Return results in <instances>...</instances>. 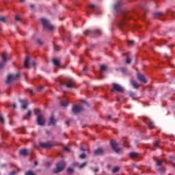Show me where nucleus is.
Wrapping results in <instances>:
<instances>
[{"mask_svg":"<svg viewBox=\"0 0 175 175\" xmlns=\"http://www.w3.org/2000/svg\"><path fill=\"white\" fill-rule=\"evenodd\" d=\"M60 85H65L66 88H75V80L72 78L67 77L64 82H60Z\"/></svg>","mask_w":175,"mask_h":175,"instance_id":"nucleus-1","label":"nucleus"},{"mask_svg":"<svg viewBox=\"0 0 175 175\" xmlns=\"http://www.w3.org/2000/svg\"><path fill=\"white\" fill-rule=\"evenodd\" d=\"M66 166V163L65 161H59L56 163V167L53 170V173L55 174H58V173H61L65 169Z\"/></svg>","mask_w":175,"mask_h":175,"instance_id":"nucleus-2","label":"nucleus"},{"mask_svg":"<svg viewBox=\"0 0 175 175\" xmlns=\"http://www.w3.org/2000/svg\"><path fill=\"white\" fill-rule=\"evenodd\" d=\"M43 28L44 29H49V31H53L54 29V27L50 23V21L45 18H42L40 19Z\"/></svg>","mask_w":175,"mask_h":175,"instance_id":"nucleus-3","label":"nucleus"},{"mask_svg":"<svg viewBox=\"0 0 175 175\" xmlns=\"http://www.w3.org/2000/svg\"><path fill=\"white\" fill-rule=\"evenodd\" d=\"M20 77V74H10L8 76L7 81H5L6 84H9V83H12V81H14V80H18Z\"/></svg>","mask_w":175,"mask_h":175,"instance_id":"nucleus-4","label":"nucleus"},{"mask_svg":"<svg viewBox=\"0 0 175 175\" xmlns=\"http://www.w3.org/2000/svg\"><path fill=\"white\" fill-rule=\"evenodd\" d=\"M2 60L0 62V69H3V66L6 65V62H8V59H9V57L8 55L4 52L1 55Z\"/></svg>","mask_w":175,"mask_h":175,"instance_id":"nucleus-5","label":"nucleus"},{"mask_svg":"<svg viewBox=\"0 0 175 175\" xmlns=\"http://www.w3.org/2000/svg\"><path fill=\"white\" fill-rule=\"evenodd\" d=\"M115 91L122 93L124 92V88L121 87V85L119 84L113 83V89L111 90V92H114Z\"/></svg>","mask_w":175,"mask_h":175,"instance_id":"nucleus-6","label":"nucleus"},{"mask_svg":"<svg viewBox=\"0 0 175 175\" xmlns=\"http://www.w3.org/2000/svg\"><path fill=\"white\" fill-rule=\"evenodd\" d=\"M111 146L113 148V150L115 151V152H120L121 151V148H118V144L114 140L111 141Z\"/></svg>","mask_w":175,"mask_h":175,"instance_id":"nucleus-7","label":"nucleus"},{"mask_svg":"<svg viewBox=\"0 0 175 175\" xmlns=\"http://www.w3.org/2000/svg\"><path fill=\"white\" fill-rule=\"evenodd\" d=\"M143 120L146 124H148L149 129H152L154 128V122L151 121L148 118L144 116Z\"/></svg>","mask_w":175,"mask_h":175,"instance_id":"nucleus-8","label":"nucleus"},{"mask_svg":"<svg viewBox=\"0 0 175 175\" xmlns=\"http://www.w3.org/2000/svg\"><path fill=\"white\" fill-rule=\"evenodd\" d=\"M37 124L40 126H43L46 124V120L42 115H39L37 118Z\"/></svg>","mask_w":175,"mask_h":175,"instance_id":"nucleus-9","label":"nucleus"},{"mask_svg":"<svg viewBox=\"0 0 175 175\" xmlns=\"http://www.w3.org/2000/svg\"><path fill=\"white\" fill-rule=\"evenodd\" d=\"M40 146L42 148H50L53 147V143L48 142H40Z\"/></svg>","mask_w":175,"mask_h":175,"instance_id":"nucleus-10","label":"nucleus"},{"mask_svg":"<svg viewBox=\"0 0 175 175\" xmlns=\"http://www.w3.org/2000/svg\"><path fill=\"white\" fill-rule=\"evenodd\" d=\"M83 110V107L80 105H75L72 107V113L74 114H77L78 113H80V111H82Z\"/></svg>","mask_w":175,"mask_h":175,"instance_id":"nucleus-11","label":"nucleus"},{"mask_svg":"<svg viewBox=\"0 0 175 175\" xmlns=\"http://www.w3.org/2000/svg\"><path fill=\"white\" fill-rule=\"evenodd\" d=\"M103 154H105V150L102 148L94 150V154L96 156L103 155Z\"/></svg>","mask_w":175,"mask_h":175,"instance_id":"nucleus-12","label":"nucleus"},{"mask_svg":"<svg viewBox=\"0 0 175 175\" xmlns=\"http://www.w3.org/2000/svg\"><path fill=\"white\" fill-rule=\"evenodd\" d=\"M137 79L139 81H142V83H147V79H146V77H144V75L138 73L137 74Z\"/></svg>","mask_w":175,"mask_h":175,"instance_id":"nucleus-13","label":"nucleus"},{"mask_svg":"<svg viewBox=\"0 0 175 175\" xmlns=\"http://www.w3.org/2000/svg\"><path fill=\"white\" fill-rule=\"evenodd\" d=\"M152 16L154 18H156V19L159 18L161 20V17H162L163 14H162V13L161 12H156L152 14Z\"/></svg>","mask_w":175,"mask_h":175,"instance_id":"nucleus-14","label":"nucleus"},{"mask_svg":"<svg viewBox=\"0 0 175 175\" xmlns=\"http://www.w3.org/2000/svg\"><path fill=\"white\" fill-rule=\"evenodd\" d=\"M113 9L116 12H120V10H121V3L118 2L116 4H114Z\"/></svg>","mask_w":175,"mask_h":175,"instance_id":"nucleus-15","label":"nucleus"},{"mask_svg":"<svg viewBox=\"0 0 175 175\" xmlns=\"http://www.w3.org/2000/svg\"><path fill=\"white\" fill-rule=\"evenodd\" d=\"M19 102L22 104V109H26L28 107V103L25 100H19Z\"/></svg>","mask_w":175,"mask_h":175,"instance_id":"nucleus-16","label":"nucleus"},{"mask_svg":"<svg viewBox=\"0 0 175 175\" xmlns=\"http://www.w3.org/2000/svg\"><path fill=\"white\" fill-rule=\"evenodd\" d=\"M131 84L133 86V88H135V90H137V88H139V84L137 83V82H136V81L131 80Z\"/></svg>","mask_w":175,"mask_h":175,"instance_id":"nucleus-17","label":"nucleus"},{"mask_svg":"<svg viewBox=\"0 0 175 175\" xmlns=\"http://www.w3.org/2000/svg\"><path fill=\"white\" fill-rule=\"evenodd\" d=\"M24 67L26 69H28V68H29V58H28V57H26L25 62H24Z\"/></svg>","mask_w":175,"mask_h":175,"instance_id":"nucleus-18","label":"nucleus"},{"mask_svg":"<svg viewBox=\"0 0 175 175\" xmlns=\"http://www.w3.org/2000/svg\"><path fill=\"white\" fill-rule=\"evenodd\" d=\"M100 75H102L103 72H106V70H107V66L106 65H101L100 66Z\"/></svg>","mask_w":175,"mask_h":175,"instance_id":"nucleus-19","label":"nucleus"},{"mask_svg":"<svg viewBox=\"0 0 175 175\" xmlns=\"http://www.w3.org/2000/svg\"><path fill=\"white\" fill-rule=\"evenodd\" d=\"M20 154L23 157H27V155H28V150H27V149H23L20 151Z\"/></svg>","mask_w":175,"mask_h":175,"instance_id":"nucleus-20","label":"nucleus"},{"mask_svg":"<svg viewBox=\"0 0 175 175\" xmlns=\"http://www.w3.org/2000/svg\"><path fill=\"white\" fill-rule=\"evenodd\" d=\"M49 125H55V120H54L53 116L51 117L50 118Z\"/></svg>","mask_w":175,"mask_h":175,"instance_id":"nucleus-21","label":"nucleus"},{"mask_svg":"<svg viewBox=\"0 0 175 175\" xmlns=\"http://www.w3.org/2000/svg\"><path fill=\"white\" fill-rule=\"evenodd\" d=\"M53 65H55V66H59L60 64L59 61L55 58L53 59Z\"/></svg>","mask_w":175,"mask_h":175,"instance_id":"nucleus-22","label":"nucleus"},{"mask_svg":"<svg viewBox=\"0 0 175 175\" xmlns=\"http://www.w3.org/2000/svg\"><path fill=\"white\" fill-rule=\"evenodd\" d=\"M138 154L137 152H133L130 153V157L131 158H136L137 157Z\"/></svg>","mask_w":175,"mask_h":175,"instance_id":"nucleus-23","label":"nucleus"},{"mask_svg":"<svg viewBox=\"0 0 175 175\" xmlns=\"http://www.w3.org/2000/svg\"><path fill=\"white\" fill-rule=\"evenodd\" d=\"M68 105H69V103H68V101H62L61 102V105L63 107H66L68 106Z\"/></svg>","mask_w":175,"mask_h":175,"instance_id":"nucleus-24","label":"nucleus"},{"mask_svg":"<svg viewBox=\"0 0 175 175\" xmlns=\"http://www.w3.org/2000/svg\"><path fill=\"white\" fill-rule=\"evenodd\" d=\"M7 18H8L7 16H1L0 17V21H1V23H6Z\"/></svg>","mask_w":175,"mask_h":175,"instance_id":"nucleus-25","label":"nucleus"},{"mask_svg":"<svg viewBox=\"0 0 175 175\" xmlns=\"http://www.w3.org/2000/svg\"><path fill=\"white\" fill-rule=\"evenodd\" d=\"M162 163H163V160H158L156 163L157 166H162Z\"/></svg>","mask_w":175,"mask_h":175,"instance_id":"nucleus-26","label":"nucleus"},{"mask_svg":"<svg viewBox=\"0 0 175 175\" xmlns=\"http://www.w3.org/2000/svg\"><path fill=\"white\" fill-rule=\"evenodd\" d=\"M117 172H120V167H113L112 170V173H117Z\"/></svg>","mask_w":175,"mask_h":175,"instance_id":"nucleus-27","label":"nucleus"},{"mask_svg":"<svg viewBox=\"0 0 175 175\" xmlns=\"http://www.w3.org/2000/svg\"><path fill=\"white\" fill-rule=\"evenodd\" d=\"M87 166V161L79 165V169H83V167H85Z\"/></svg>","mask_w":175,"mask_h":175,"instance_id":"nucleus-28","label":"nucleus"},{"mask_svg":"<svg viewBox=\"0 0 175 175\" xmlns=\"http://www.w3.org/2000/svg\"><path fill=\"white\" fill-rule=\"evenodd\" d=\"M90 33H91L90 30H86L85 31L83 32V35H85V36H88V35H90Z\"/></svg>","mask_w":175,"mask_h":175,"instance_id":"nucleus-29","label":"nucleus"},{"mask_svg":"<svg viewBox=\"0 0 175 175\" xmlns=\"http://www.w3.org/2000/svg\"><path fill=\"white\" fill-rule=\"evenodd\" d=\"M86 157H87V155L85 154H84V153L80 154V156H79V158L81 159H85Z\"/></svg>","mask_w":175,"mask_h":175,"instance_id":"nucleus-30","label":"nucleus"},{"mask_svg":"<svg viewBox=\"0 0 175 175\" xmlns=\"http://www.w3.org/2000/svg\"><path fill=\"white\" fill-rule=\"evenodd\" d=\"M94 33L95 35H100L102 33V31H100V30L99 29H96L94 30Z\"/></svg>","mask_w":175,"mask_h":175,"instance_id":"nucleus-31","label":"nucleus"},{"mask_svg":"<svg viewBox=\"0 0 175 175\" xmlns=\"http://www.w3.org/2000/svg\"><path fill=\"white\" fill-rule=\"evenodd\" d=\"M0 122H1V124H5V119L1 115H0Z\"/></svg>","mask_w":175,"mask_h":175,"instance_id":"nucleus-32","label":"nucleus"},{"mask_svg":"<svg viewBox=\"0 0 175 175\" xmlns=\"http://www.w3.org/2000/svg\"><path fill=\"white\" fill-rule=\"evenodd\" d=\"M131 62H132V59L131 57H128L126 59V64H131Z\"/></svg>","mask_w":175,"mask_h":175,"instance_id":"nucleus-33","label":"nucleus"},{"mask_svg":"<svg viewBox=\"0 0 175 175\" xmlns=\"http://www.w3.org/2000/svg\"><path fill=\"white\" fill-rule=\"evenodd\" d=\"M67 172H68V173H73V172H75V170L72 167H68L67 170Z\"/></svg>","mask_w":175,"mask_h":175,"instance_id":"nucleus-34","label":"nucleus"},{"mask_svg":"<svg viewBox=\"0 0 175 175\" xmlns=\"http://www.w3.org/2000/svg\"><path fill=\"white\" fill-rule=\"evenodd\" d=\"M89 8H91L92 10H94V9H96V6L94 4H90Z\"/></svg>","mask_w":175,"mask_h":175,"instance_id":"nucleus-35","label":"nucleus"},{"mask_svg":"<svg viewBox=\"0 0 175 175\" xmlns=\"http://www.w3.org/2000/svg\"><path fill=\"white\" fill-rule=\"evenodd\" d=\"M25 175H36L35 173H33L32 171H28L25 173Z\"/></svg>","mask_w":175,"mask_h":175,"instance_id":"nucleus-36","label":"nucleus"},{"mask_svg":"<svg viewBox=\"0 0 175 175\" xmlns=\"http://www.w3.org/2000/svg\"><path fill=\"white\" fill-rule=\"evenodd\" d=\"M122 16H123V20H128L129 18L126 14L123 13Z\"/></svg>","mask_w":175,"mask_h":175,"instance_id":"nucleus-37","label":"nucleus"},{"mask_svg":"<svg viewBox=\"0 0 175 175\" xmlns=\"http://www.w3.org/2000/svg\"><path fill=\"white\" fill-rule=\"evenodd\" d=\"M158 170L160 173H163L165 172V167H163L159 168Z\"/></svg>","mask_w":175,"mask_h":175,"instance_id":"nucleus-38","label":"nucleus"},{"mask_svg":"<svg viewBox=\"0 0 175 175\" xmlns=\"http://www.w3.org/2000/svg\"><path fill=\"white\" fill-rule=\"evenodd\" d=\"M14 19L16 21H21V18H20V17H18L17 15L15 16Z\"/></svg>","mask_w":175,"mask_h":175,"instance_id":"nucleus-39","label":"nucleus"},{"mask_svg":"<svg viewBox=\"0 0 175 175\" xmlns=\"http://www.w3.org/2000/svg\"><path fill=\"white\" fill-rule=\"evenodd\" d=\"M154 147H158L159 146V143L158 142H155L153 143Z\"/></svg>","mask_w":175,"mask_h":175,"instance_id":"nucleus-40","label":"nucleus"},{"mask_svg":"<svg viewBox=\"0 0 175 175\" xmlns=\"http://www.w3.org/2000/svg\"><path fill=\"white\" fill-rule=\"evenodd\" d=\"M27 92H29L31 95H33V90H32V89H28Z\"/></svg>","mask_w":175,"mask_h":175,"instance_id":"nucleus-41","label":"nucleus"},{"mask_svg":"<svg viewBox=\"0 0 175 175\" xmlns=\"http://www.w3.org/2000/svg\"><path fill=\"white\" fill-rule=\"evenodd\" d=\"M31 116H32V112L29 110L27 114V117H31Z\"/></svg>","mask_w":175,"mask_h":175,"instance_id":"nucleus-42","label":"nucleus"},{"mask_svg":"<svg viewBox=\"0 0 175 175\" xmlns=\"http://www.w3.org/2000/svg\"><path fill=\"white\" fill-rule=\"evenodd\" d=\"M166 41H160L158 44V46H161V44H165Z\"/></svg>","mask_w":175,"mask_h":175,"instance_id":"nucleus-43","label":"nucleus"},{"mask_svg":"<svg viewBox=\"0 0 175 175\" xmlns=\"http://www.w3.org/2000/svg\"><path fill=\"white\" fill-rule=\"evenodd\" d=\"M121 72H122L123 73H126V68H120Z\"/></svg>","mask_w":175,"mask_h":175,"instance_id":"nucleus-44","label":"nucleus"},{"mask_svg":"<svg viewBox=\"0 0 175 175\" xmlns=\"http://www.w3.org/2000/svg\"><path fill=\"white\" fill-rule=\"evenodd\" d=\"M53 49H54L55 51H58V46L54 44Z\"/></svg>","mask_w":175,"mask_h":175,"instance_id":"nucleus-45","label":"nucleus"},{"mask_svg":"<svg viewBox=\"0 0 175 175\" xmlns=\"http://www.w3.org/2000/svg\"><path fill=\"white\" fill-rule=\"evenodd\" d=\"M93 172H94V173H98V172H99V168L96 167L95 169L93 170Z\"/></svg>","mask_w":175,"mask_h":175,"instance_id":"nucleus-46","label":"nucleus"},{"mask_svg":"<svg viewBox=\"0 0 175 175\" xmlns=\"http://www.w3.org/2000/svg\"><path fill=\"white\" fill-rule=\"evenodd\" d=\"M129 96H135V92H129Z\"/></svg>","mask_w":175,"mask_h":175,"instance_id":"nucleus-47","label":"nucleus"},{"mask_svg":"<svg viewBox=\"0 0 175 175\" xmlns=\"http://www.w3.org/2000/svg\"><path fill=\"white\" fill-rule=\"evenodd\" d=\"M129 44H135V41L131 40V41H128Z\"/></svg>","mask_w":175,"mask_h":175,"instance_id":"nucleus-48","label":"nucleus"},{"mask_svg":"<svg viewBox=\"0 0 175 175\" xmlns=\"http://www.w3.org/2000/svg\"><path fill=\"white\" fill-rule=\"evenodd\" d=\"M44 87L43 86H40L38 88V91H39L40 92V91H42V90H43Z\"/></svg>","mask_w":175,"mask_h":175,"instance_id":"nucleus-49","label":"nucleus"},{"mask_svg":"<svg viewBox=\"0 0 175 175\" xmlns=\"http://www.w3.org/2000/svg\"><path fill=\"white\" fill-rule=\"evenodd\" d=\"M64 150L65 151H70L69 147H68V146L64 147Z\"/></svg>","mask_w":175,"mask_h":175,"instance_id":"nucleus-50","label":"nucleus"},{"mask_svg":"<svg viewBox=\"0 0 175 175\" xmlns=\"http://www.w3.org/2000/svg\"><path fill=\"white\" fill-rule=\"evenodd\" d=\"M88 70V68L87 66H85L83 68V72H85L86 70Z\"/></svg>","mask_w":175,"mask_h":175,"instance_id":"nucleus-51","label":"nucleus"},{"mask_svg":"<svg viewBox=\"0 0 175 175\" xmlns=\"http://www.w3.org/2000/svg\"><path fill=\"white\" fill-rule=\"evenodd\" d=\"M16 171H12L10 173V175H14V174H16Z\"/></svg>","mask_w":175,"mask_h":175,"instance_id":"nucleus-52","label":"nucleus"},{"mask_svg":"<svg viewBox=\"0 0 175 175\" xmlns=\"http://www.w3.org/2000/svg\"><path fill=\"white\" fill-rule=\"evenodd\" d=\"M37 42L38 44H43V43H42V41L40 40H38Z\"/></svg>","mask_w":175,"mask_h":175,"instance_id":"nucleus-53","label":"nucleus"},{"mask_svg":"<svg viewBox=\"0 0 175 175\" xmlns=\"http://www.w3.org/2000/svg\"><path fill=\"white\" fill-rule=\"evenodd\" d=\"M82 103H85V105H87L88 106H89L88 105V103H87V101H85V100H82Z\"/></svg>","mask_w":175,"mask_h":175,"instance_id":"nucleus-54","label":"nucleus"},{"mask_svg":"<svg viewBox=\"0 0 175 175\" xmlns=\"http://www.w3.org/2000/svg\"><path fill=\"white\" fill-rule=\"evenodd\" d=\"M46 165L47 167H50V166H51V164L50 163H46Z\"/></svg>","mask_w":175,"mask_h":175,"instance_id":"nucleus-55","label":"nucleus"},{"mask_svg":"<svg viewBox=\"0 0 175 175\" xmlns=\"http://www.w3.org/2000/svg\"><path fill=\"white\" fill-rule=\"evenodd\" d=\"M30 8H31V9H34V8H35V5L31 4V5H30Z\"/></svg>","mask_w":175,"mask_h":175,"instance_id":"nucleus-56","label":"nucleus"},{"mask_svg":"<svg viewBox=\"0 0 175 175\" xmlns=\"http://www.w3.org/2000/svg\"><path fill=\"white\" fill-rule=\"evenodd\" d=\"M80 150H81V151H85V149H84V148H83V147H81Z\"/></svg>","mask_w":175,"mask_h":175,"instance_id":"nucleus-57","label":"nucleus"},{"mask_svg":"<svg viewBox=\"0 0 175 175\" xmlns=\"http://www.w3.org/2000/svg\"><path fill=\"white\" fill-rule=\"evenodd\" d=\"M46 135H50V131L49 130H46Z\"/></svg>","mask_w":175,"mask_h":175,"instance_id":"nucleus-58","label":"nucleus"},{"mask_svg":"<svg viewBox=\"0 0 175 175\" xmlns=\"http://www.w3.org/2000/svg\"><path fill=\"white\" fill-rule=\"evenodd\" d=\"M32 65H33V66H36V62H33Z\"/></svg>","mask_w":175,"mask_h":175,"instance_id":"nucleus-59","label":"nucleus"},{"mask_svg":"<svg viewBox=\"0 0 175 175\" xmlns=\"http://www.w3.org/2000/svg\"><path fill=\"white\" fill-rule=\"evenodd\" d=\"M34 165H35V166H38V161H35V162H34Z\"/></svg>","mask_w":175,"mask_h":175,"instance_id":"nucleus-60","label":"nucleus"},{"mask_svg":"<svg viewBox=\"0 0 175 175\" xmlns=\"http://www.w3.org/2000/svg\"><path fill=\"white\" fill-rule=\"evenodd\" d=\"M13 107L14 109H17V106L16 105V104H13Z\"/></svg>","mask_w":175,"mask_h":175,"instance_id":"nucleus-61","label":"nucleus"},{"mask_svg":"<svg viewBox=\"0 0 175 175\" xmlns=\"http://www.w3.org/2000/svg\"><path fill=\"white\" fill-rule=\"evenodd\" d=\"M70 122V120H67L66 122V124H69Z\"/></svg>","mask_w":175,"mask_h":175,"instance_id":"nucleus-62","label":"nucleus"},{"mask_svg":"<svg viewBox=\"0 0 175 175\" xmlns=\"http://www.w3.org/2000/svg\"><path fill=\"white\" fill-rule=\"evenodd\" d=\"M107 118H108V120H111V116H110V115L108 116H107Z\"/></svg>","mask_w":175,"mask_h":175,"instance_id":"nucleus-63","label":"nucleus"},{"mask_svg":"<svg viewBox=\"0 0 175 175\" xmlns=\"http://www.w3.org/2000/svg\"><path fill=\"white\" fill-rule=\"evenodd\" d=\"M24 1H25V0H20V2H21V3H23V2H24Z\"/></svg>","mask_w":175,"mask_h":175,"instance_id":"nucleus-64","label":"nucleus"}]
</instances>
